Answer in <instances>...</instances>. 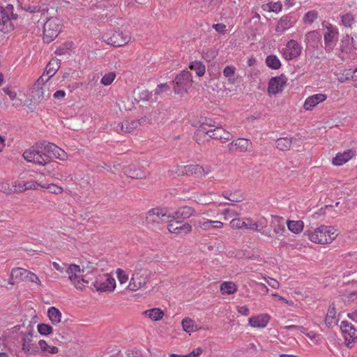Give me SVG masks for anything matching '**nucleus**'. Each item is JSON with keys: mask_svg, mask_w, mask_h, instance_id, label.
Segmentation results:
<instances>
[{"mask_svg": "<svg viewBox=\"0 0 357 357\" xmlns=\"http://www.w3.org/2000/svg\"><path fill=\"white\" fill-rule=\"evenodd\" d=\"M24 159L28 162L45 166L51 158H56L64 161L68 158L65 151L54 144L45 141L37 142L29 149L25 150L22 154Z\"/></svg>", "mask_w": 357, "mask_h": 357, "instance_id": "nucleus-1", "label": "nucleus"}, {"mask_svg": "<svg viewBox=\"0 0 357 357\" xmlns=\"http://www.w3.org/2000/svg\"><path fill=\"white\" fill-rule=\"evenodd\" d=\"M307 235L310 241L317 244H329L337 236V230L331 226L321 225L309 229Z\"/></svg>", "mask_w": 357, "mask_h": 357, "instance_id": "nucleus-2", "label": "nucleus"}, {"mask_svg": "<svg viewBox=\"0 0 357 357\" xmlns=\"http://www.w3.org/2000/svg\"><path fill=\"white\" fill-rule=\"evenodd\" d=\"M66 272L72 284L78 290L84 289L90 283V280H92L89 271L85 273L84 269L81 270L78 265L74 264H70Z\"/></svg>", "mask_w": 357, "mask_h": 357, "instance_id": "nucleus-3", "label": "nucleus"}, {"mask_svg": "<svg viewBox=\"0 0 357 357\" xmlns=\"http://www.w3.org/2000/svg\"><path fill=\"white\" fill-rule=\"evenodd\" d=\"M151 275V271L143 268L141 264H137L126 289L132 291H136L144 288L146 284L149 282Z\"/></svg>", "mask_w": 357, "mask_h": 357, "instance_id": "nucleus-4", "label": "nucleus"}, {"mask_svg": "<svg viewBox=\"0 0 357 357\" xmlns=\"http://www.w3.org/2000/svg\"><path fill=\"white\" fill-rule=\"evenodd\" d=\"M92 275L94 278L90 280V283L96 291H113L115 289L116 280L113 277L108 274H98L97 270L93 271Z\"/></svg>", "mask_w": 357, "mask_h": 357, "instance_id": "nucleus-5", "label": "nucleus"}, {"mask_svg": "<svg viewBox=\"0 0 357 357\" xmlns=\"http://www.w3.org/2000/svg\"><path fill=\"white\" fill-rule=\"evenodd\" d=\"M321 26L324 36V50L326 52L330 53L333 51L337 45L339 38V31L336 26L326 21H324L321 23Z\"/></svg>", "mask_w": 357, "mask_h": 357, "instance_id": "nucleus-6", "label": "nucleus"}, {"mask_svg": "<svg viewBox=\"0 0 357 357\" xmlns=\"http://www.w3.org/2000/svg\"><path fill=\"white\" fill-rule=\"evenodd\" d=\"M63 28L62 20L58 17H50L43 25V40L50 43L61 33Z\"/></svg>", "mask_w": 357, "mask_h": 357, "instance_id": "nucleus-7", "label": "nucleus"}, {"mask_svg": "<svg viewBox=\"0 0 357 357\" xmlns=\"http://www.w3.org/2000/svg\"><path fill=\"white\" fill-rule=\"evenodd\" d=\"M102 38L105 42L114 47L124 46L131 40L130 33L120 30L107 31L103 35Z\"/></svg>", "mask_w": 357, "mask_h": 357, "instance_id": "nucleus-8", "label": "nucleus"}, {"mask_svg": "<svg viewBox=\"0 0 357 357\" xmlns=\"http://www.w3.org/2000/svg\"><path fill=\"white\" fill-rule=\"evenodd\" d=\"M192 77L189 71H181L174 79V91L177 94L187 93L188 89L192 86Z\"/></svg>", "mask_w": 357, "mask_h": 357, "instance_id": "nucleus-9", "label": "nucleus"}, {"mask_svg": "<svg viewBox=\"0 0 357 357\" xmlns=\"http://www.w3.org/2000/svg\"><path fill=\"white\" fill-rule=\"evenodd\" d=\"M146 220L153 223L171 222V212L166 208H155L149 211Z\"/></svg>", "mask_w": 357, "mask_h": 357, "instance_id": "nucleus-10", "label": "nucleus"}, {"mask_svg": "<svg viewBox=\"0 0 357 357\" xmlns=\"http://www.w3.org/2000/svg\"><path fill=\"white\" fill-rule=\"evenodd\" d=\"M302 52V46L295 40H289L281 50V54L286 61L298 58Z\"/></svg>", "mask_w": 357, "mask_h": 357, "instance_id": "nucleus-11", "label": "nucleus"}, {"mask_svg": "<svg viewBox=\"0 0 357 357\" xmlns=\"http://www.w3.org/2000/svg\"><path fill=\"white\" fill-rule=\"evenodd\" d=\"M197 132L206 134L208 135L210 138L219 139L223 143L229 141L232 138V135L229 132L219 126L208 130H206V128L200 126Z\"/></svg>", "mask_w": 357, "mask_h": 357, "instance_id": "nucleus-12", "label": "nucleus"}, {"mask_svg": "<svg viewBox=\"0 0 357 357\" xmlns=\"http://www.w3.org/2000/svg\"><path fill=\"white\" fill-rule=\"evenodd\" d=\"M14 7L8 3L5 7L0 5V31L7 30L10 20H16L17 15L14 13Z\"/></svg>", "mask_w": 357, "mask_h": 357, "instance_id": "nucleus-13", "label": "nucleus"}, {"mask_svg": "<svg viewBox=\"0 0 357 357\" xmlns=\"http://www.w3.org/2000/svg\"><path fill=\"white\" fill-rule=\"evenodd\" d=\"M287 78L284 75L273 77L268 82V93L269 95H276L281 93L287 84Z\"/></svg>", "mask_w": 357, "mask_h": 357, "instance_id": "nucleus-14", "label": "nucleus"}, {"mask_svg": "<svg viewBox=\"0 0 357 357\" xmlns=\"http://www.w3.org/2000/svg\"><path fill=\"white\" fill-rule=\"evenodd\" d=\"M33 334V331L24 334L22 337V349L27 354L37 355L39 354V349L38 345L32 342Z\"/></svg>", "mask_w": 357, "mask_h": 357, "instance_id": "nucleus-15", "label": "nucleus"}, {"mask_svg": "<svg viewBox=\"0 0 357 357\" xmlns=\"http://www.w3.org/2000/svg\"><path fill=\"white\" fill-rule=\"evenodd\" d=\"M211 169L208 167H204L199 165H188L181 168V173L188 176L200 177L208 174Z\"/></svg>", "mask_w": 357, "mask_h": 357, "instance_id": "nucleus-16", "label": "nucleus"}, {"mask_svg": "<svg viewBox=\"0 0 357 357\" xmlns=\"http://www.w3.org/2000/svg\"><path fill=\"white\" fill-rule=\"evenodd\" d=\"M60 60L52 58L47 63L43 74L38 78V82H47L60 68Z\"/></svg>", "mask_w": 357, "mask_h": 357, "instance_id": "nucleus-17", "label": "nucleus"}, {"mask_svg": "<svg viewBox=\"0 0 357 357\" xmlns=\"http://www.w3.org/2000/svg\"><path fill=\"white\" fill-rule=\"evenodd\" d=\"M169 222L167 229L170 233L185 236L192 231V227L188 222L182 223L181 220H174Z\"/></svg>", "mask_w": 357, "mask_h": 357, "instance_id": "nucleus-18", "label": "nucleus"}, {"mask_svg": "<svg viewBox=\"0 0 357 357\" xmlns=\"http://www.w3.org/2000/svg\"><path fill=\"white\" fill-rule=\"evenodd\" d=\"M271 317L267 313L259 314L249 318L248 324L252 328H264L268 326Z\"/></svg>", "mask_w": 357, "mask_h": 357, "instance_id": "nucleus-19", "label": "nucleus"}, {"mask_svg": "<svg viewBox=\"0 0 357 357\" xmlns=\"http://www.w3.org/2000/svg\"><path fill=\"white\" fill-rule=\"evenodd\" d=\"M296 20L291 15L282 16L278 22L275 26V31L278 35H281L295 24Z\"/></svg>", "mask_w": 357, "mask_h": 357, "instance_id": "nucleus-20", "label": "nucleus"}, {"mask_svg": "<svg viewBox=\"0 0 357 357\" xmlns=\"http://www.w3.org/2000/svg\"><path fill=\"white\" fill-rule=\"evenodd\" d=\"M341 330L343 333L347 334L349 337H345L347 347L354 343L357 339L356 331L353 325L347 321H342L340 325Z\"/></svg>", "mask_w": 357, "mask_h": 357, "instance_id": "nucleus-21", "label": "nucleus"}, {"mask_svg": "<svg viewBox=\"0 0 357 357\" xmlns=\"http://www.w3.org/2000/svg\"><path fill=\"white\" fill-rule=\"evenodd\" d=\"M40 184L33 180H17L13 184L14 192H23L28 190H36Z\"/></svg>", "mask_w": 357, "mask_h": 357, "instance_id": "nucleus-22", "label": "nucleus"}, {"mask_svg": "<svg viewBox=\"0 0 357 357\" xmlns=\"http://www.w3.org/2000/svg\"><path fill=\"white\" fill-rule=\"evenodd\" d=\"M321 41V35L317 31H308L305 35V43L308 48H317Z\"/></svg>", "mask_w": 357, "mask_h": 357, "instance_id": "nucleus-23", "label": "nucleus"}, {"mask_svg": "<svg viewBox=\"0 0 357 357\" xmlns=\"http://www.w3.org/2000/svg\"><path fill=\"white\" fill-rule=\"evenodd\" d=\"M195 209L190 206H183L177 211L171 212V222L174 220H182L189 218L195 214Z\"/></svg>", "mask_w": 357, "mask_h": 357, "instance_id": "nucleus-24", "label": "nucleus"}, {"mask_svg": "<svg viewBox=\"0 0 357 357\" xmlns=\"http://www.w3.org/2000/svg\"><path fill=\"white\" fill-rule=\"evenodd\" d=\"M327 99V96L324 93H317L307 97L303 104L305 110H311L318 104L323 102Z\"/></svg>", "mask_w": 357, "mask_h": 357, "instance_id": "nucleus-25", "label": "nucleus"}, {"mask_svg": "<svg viewBox=\"0 0 357 357\" xmlns=\"http://www.w3.org/2000/svg\"><path fill=\"white\" fill-rule=\"evenodd\" d=\"M43 82H38V79L33 86L32 89V98L35 100H38L39 102L45 101L49 99L50 95V93L45 94V89L40 85Z\"/></svg>", "mask_w": 357, "mask_h": 357, "instance_id": "nucleus-26", "label": "nucleus"}, {"mask_svg": "<svg viewBox=\"0 0 357 357\" xmlns=\"http://www.w3.org/2000/svg\"><path fill=\"white\" fill-rule=\"evenodd\" d=\"M251 142L249 139L244 138H238L233 141L229 145L230 150L233 151L234 148L241 152L249 151L251 148Z\"/></svg>", "mask_w": 357, "mask_h": 357, "instance_id": "nucleus-27", "label": "nucleus"}, {"mask_svg": "<svg viewBox=\"0 0 357 357\" xmlns=\"http://www.w3.org/2000/svg\"><path fill=\"white\" fill-rule=\"evenodd\" d=\"M28 271L22 268H13L10 273L9 283L14 284L20 281H24L26 279Z\"/></svg>", "mask_w": 357, "mask_h": 357, "instance_id": "nucleus-28", "label": "nucleus"}, {"mask_svg": "<svg viewBox=\"0 0 357 357\" xmlns=\"http://www.w3.org/2000/svg\"><path fill=\"white\" fill-rule=\"evenodd\" d=\"M124 174L132 178L142 179L146 177V173L135 165H129L123 169Z\"/></svg>", "mask_w": 357, "mask_h": 357, "instance_id": "nucleus-29", "label": "nucleus"}, {"mask_svg": "<svg viewBox=\"0 0 357 357\" xmlns=\"http://www.w3.org/2000/svg\"><path fill=\"white\" fill-rule=\"evenodd\" d=\"M354 156V153L351 150L338 153L335 158H333L332 162L334 165L340 166L348 162Z\"/></svg>", "mask_w": 357, "mask_h": 357, "instance_id": "nucleus-30", "label": "nucleus"}, {"mask_svg": "<svg viewBox=\"0 0 357 357\" xmlns=\"http://www.w3.org/2000/svg\"><path fill=\"white\" fill-rule=\"evenodd\" d=\"M39 354L43 356H48L49 354H55L59 352V349L54 346H50L45 340H40L38 342Z\"/></svg>", "mask_w": 357, "mask_h": 357, "instance_id": "nucleus-31", "label": "nucleus"}, {"mask_svg": "<svg viewBox=\"0 0 357 357\" xmlns=\"http://www.w3.org/2000/svg\"><path fill=\"white\" fill-rule=\"evenodd\" d=\"M223 75L227 78L228 83L234 84L238 79L236 75V68L234 66L229 65L225 67L222 71Z\"/></svg>", "mask_w": 357, "mask_h": 357, "instance_id": "nucleus-32", "label": "nucleus"}, {"mask_svg": "<svg viewBox=\"0 0 357 357\" xmlns=\"http://www.w3.org/2000/svg\"><path fill=\"white\" fill-rule=\"evenodd\" d=\"M139 126V122L135 120H126L123 123H119L116 126L117 131H122L124 132H131L136 129Z\"/></svg>", "mask_w": 357, "mask_h": 357, "instance_id": "nucleus-33", "label": "nucleus"}, {"mask_svg": "<svg viewBox=\"0 0 357 357\" xmlns=\"http://www.w3.org/2000/svg\"><path fill=\"white\" fill-rule=\"evenodd\" d=\"M181 325L183 330L189 334L196 332L200 329L195 321L189 317L184 318L181 321Z\"/></svg>", "mask_w": 357, "mask_h": 357, "instance_id": "nucleus-34", "label": "nucleus"}, {"mask_svg": "<svg viewBox=\"0 0 357 357\" xmlns=\"http://www.w3.org/2000/svg\"><path fill=\"white\" fill-rule=\"evenodd\" d=\"M224 224L218 220H205L203 222H199V227L205 231L210 230L212 228L220 229L223 227Z\"/></svg>", "mask_w": 357, "mask_h": 357, "instance_id": "nucleus-35", "label": "nucleus"}, {"mask_svg": "<svg viewBox=\"0 0 357 357\" xmlns=\"http://www.w3.org/2000/svg\"><path fill=\"white\" fill-rule=\"evenodd\" d=\"M220 289L222 294L231 295L236 292L238 287L234 282L225 281L220 284Z\"/></svg>", "mask_w": 357, "mask_h": 357, "instance_id": "nucleus-36", "label": "nucleus"}, {"mask_svg": "<svg viewBox=\"0 0 357 357\" xmlns=\"http://www.w3.org/2000/svg\"><path fill=\"white\" fill-rule=\"evenodd\" d=\"M143 314L155 321L162 319L164 316L163 311L158 307L145 310Z\"/></svg>", "mask_w": 357, "mask_h": 357, "instance_id": "nucleus-37", "label": "nucleus"}, {"mask_svg": "<svg viewBox=\"0 0 357 357\" xmlns=\"http://www.w3.org/2000/svg\"><path fill=\"white\" fill-rule=\"evenodd\" d=\"M287 225L289 231L296 234L301 233L304 227L302 220H287Z\"/></svg>", "mask_w": 357, "mask_h": 357, "instance_id": "nucleus-38", "label": "nucleus"}, {"mask_svg": "<svg viewBox=\"0 0 357 357\" xmlns=\"http://www.w3.org/2000/svg\"><path fill=\"white\" fill-rule=\"evenodd\" d=\"M294 140H296V139L291 137L279 138L276 141V146L281 151H287L291 148Z\"/></svg>", "mask_w": 357, "mask_h": 357, "instance_id": "nucleus-39", "label": "nucleus"}, {"mask_svg": "<svg viewBox=\"0 0 357 357\" xmlns=\"http://www.w3.org/2000/svg\"><path fill=\"white\" fill-rule=\"evenodd\" d=\"M325 323L328 326L336 325L337 323V319L336 318V311L333 305H331L328 310L325 319Z\"/></svg>", "mask_w": 357, "mask_h": 357, "instance_id": "nucleus-40", "label": "nucleus"}, {"mask_svg": "<svg viewBox=\"0 0 357 357\" xmlns=\"http://www.w3.org/2000/svg\"><path fill=\"white\" fill-rule=\"evenodd\" d=\"M47 314L50 320L53 324H57L61 321V313L54 307H51L48 309Z\"/></svg>", "mask_w": 357, "mask_h": 357, "instance_id": "nucleus-41", "label": "nucleus"}, {"mask_svg": "<svg viewBox=\"0 0 357 357\" xmlns=\"http://www.w3.org/2000/svg\"><path fill=\"white\" fill-rule=\"evenodd\" d=\"M266 64L271 69L278 70L281 66L278 57L275 55H268L265 60Z\"/></svg>", "mask_w": 357, "mask_h": 357, "instance_id": "nucleus-42", "label": "nucleus"}, {"mask_svg": "<svg viewBox=\"0 0 357 357\" xmlns=\"http://www.w3.org/2000/svg\"><path fill=\"white\" fill-rule=\"evenodd\" d=\"M189 68L195 70L199 77L203 76L206 72V67L201 61H195L191 62L189 65Z\"/></svg>", "mask_w": 357, "mask_h": 357, "instance_id": "nucleus-43", "label": "nucleus"}, {"mask_svg": "<svg viewBox=\"0 0 357 357\" xmlns=\"http://www.w3.org/2000/svg\"><path fill=\"white\" fill-rule=\"evenodd\" d=\"M355 24V17L350 13H345L341 16V24L345 27L351 28Z\"/></svg>", "mask_w": 357, "mask_h": 357, "instance_id": "nucleus-44", "label": "nucleus"}, {"mask_svg": "<svg viewBox=\"0 0 357 357\" xmlns=\"http://www.w3.org/2000/svg\"><path fill=\"white\" fill-rule=\"evenodd\" d=\"M282 5L280 1L271 2L264 6L265 10L273 13H279L282 10Z\"/></svg>", "mask_w": 357, "mask_h": 357, "instance_id": "nucleus-45", "label": "nucleus"}, {"mask_svg": "<svg viewBox=\"0 0 357 357\" xmlns=\"http://www.w3.org/2000/svg\"><path fill=\"white\" fill-rule=\"evenodd\" d=\"M203 352V349L201 347H197L194 349L190 354L186 355H179L176 354H171L169 357H199L202 353Z\"/></svg>", "mask_w": 357, "mask_h": 357, "instance_id": "nucleus-46", "label": "nucleus"}, {"mask_svg": "<svg viewBox=\"0 0 357 357\" xmlns=\"http://www.w3.org/2000/svg\"><path fill=\"white\" fill-rule=\"evenodd\" d=\"M115 77H116L115 73L109 72L103 75V77H102V79L100 80V82L104 86H109L113 82Z\"/></svg>", "mask_w": 357, "mask_h": 357, "instance_id": "nucleus-47", "label": "nucleus"}, {"mask_svg": "<svg viewBox=\"0 0 357 357\" xmlns=\"http://www.w3.org/2000/svg\"><path fill=\"white\" fill-rule=\"evenodd\" d=\"M38 333L42 335H47L52 333V327L48 324H39L37 326Z\"/></svg>", "mask_w": 357, "mask_h": 357, "instance_id": "nucleus-48", "label": "nucleus"}, {"mask_svg": "<svg viewBox=\"0 0 357 357\" xmlns=\"http://www.w3.org/2000/svg\"><path fill=\"white\" fill-rule=\"evenodd\" d=\"M117 279L121 284H125L129 279L128 274L121 268H117L116 271Z\"/></svg>", "mask_w": 357, "mask_h": 357, "instance_id": "nucleus-49", "label": "nucleus"}, {"mask_svg": "<svg viewBox=\"0 0 357 357\" xmlns=\"http://www.w3.org/2000/svg\"><path fill=\"white\" fill-rule=\"evenodd\" d=\"M230 226L234 229L246 228L247 223L240 218H234L230 221Z\"/></svg>", "mask_w": 357, "mask_h": 357, "instance_id": "nucleus-50", "label": "nucleus"}, {"mask_svg": "<svg viewBox=\"0 0 357 357\" xmlns=\"http://www.w3.org/2000/svg\"><path fill=\"white\" fill-rule=\"evenodd\" d=\"M341 43L342 49V51H344L347 49H349L352 46L354 43V38L351 36L347 34L344 36H343Z\"/></svg>", "mask_w": 357, "mask_h": 357, "instance_id": "nucleus-51", "label": "nucleus"}, {"mask_svg": "<svg viewBox=\"0 0 357 357\" xmlns=\"http://www.w3.org/2000/svg\"><path fill=\"white\" fill-rule=\"evenodd\" d=\"M318 17V13L315 10H310L305 14L303 20L305 23L311 24Z\"/></svg>", "mask_w": 357, "mask_h": 357, "instance_id": "nucleus-52", "label": "nucleus"}, {"mask_svg": "<svg viewBox=\"0 0 357 357\" xmlns=\"http://www.w3.org/2000/svg\"><path fill=\"white\" fill-rule=\"evenodd\" d=\"M0 191L5 194L10 195L14 192V188L13 186L11 187L8 182L3 181L0 183Z\"/></svg>", "mask_w": 357, "mask_h": 357, "instance_id": "nucleus-53", "label": "nucleus"}, {"mask_svg": "<svg viewBox=\"0 0 357 357\" xmlns=\"http://www.w3.org/2000/svg\"><path fill=\"white\" fill-rule=\"evenodd\" d=\"M42 188H46L50 192L54 194H61L63 192V188L55 184H50L47 186L40 185Z\"/></svg>", "mask_w": 357, "mask_h": 357, "instance_id": "nucleus-54", "label": "nucleus"}, {"mask_svg": "<svg viewBox=\"0 0 357 357\" xmlns=\"http://www.w3.org/2000/svg\"><path fill=\"white\" fill-rule=\"evenodd\" d=\"M26 280L34 282L39 286H41V282L38 277L33 273L28 271Z\"/></svg>", "mask_w": 357, "mask_h": 357, "instance_id": "nucleus-55", "label": "nucleus"}, {"mask_svg": "<svg viewBox=\"0 0 357 357\" xmlns=\"http://www.w3.org/2000/svg\"><path fill=\"white\" fill-rule=\"evenodd\" d=\"M272 296L277 298L280 301L284 303L285 304H287L289 306H291V307L296 306V304L294 303V302L293 301L287 300L285 298L280 296L279 294H278L276 293L272 294Z\"/></svg>", "mask_w": 357, "mask_h": 357, "instance_id": "nucleus-56", "label": "nucleus"}, {"mask_svg": "<svg viewBox=\"0 0 357 357\" xmlns=\"http://www.w3.org/2000/svg\"><path fill=\"white\" fill-rule=\"evenodd\" d=\"M152 97V93L148 90H143L139 94V98L141 100H149Z\"/></svg>", "mask_w": 357, "mask_h": 357, "instance_id": "nucleus-57", "label": "nucleus"}, {"mask_svg": "<svg viewBox=\"0 0 357 357\" xmlns=\"http://www.w3.org/2000/svg\"><path fill=\"white\" fill-rule=\"evenodd\" d=\"M305 332H301L302 333L305 334L308 338H310L311 340H316L317 337H319V335H318L317 333L309 331L308 329L304 328Z\"/></svg>", "mask_w": 357, "mask_h": 357, "instance_id": "nucleus-58", "label": "nucleus"}, {"mask_svg": "<svg viewBox=\"0 0 357 357\" xmlns=\"http://www.w3.org/2000/svg\"><path fill=\"white\" fill-rule=\"evenodd\" d=\"M169 89V87L167 84H160L158 85V86L155 89V94L160 95V93L167 91Z\"/></svg>", "mask_w": 357, "mask_h": 357, "instance_id": "nucleus-59", "label": "nucleus"}, {"mask_svg": "<svg viewBox=\"0 0 357 357\" xmlns=\"http://www.w3.org/2000/svg\"><path fill=\"white\" fill-rule=\"evenodd\" d=\"M265 280L266 282V283L270 286L273 289H279L280 287V283L278 280H276L275 279H273L272 278H265Z\"/></svg>", "mask_w": 357, "mask_h": 357, "instance_id": "nucleus-60", "label": "nucleus"}, {"mask_svg": "<svg viewBox=\"0 0 357 357\" xmlns=\"http://www.w3.org/2000/svg\"><path fill=\"white\" fill-rule=\"evenodd\" d=\"M212 27L218 33L224 34L226 31V25L224 24H214Z\"/></svg>", "mask_w": 357, "mask_h": 357, "instance_id": "nucleus-61", "label": "nucleus"}, {"mask_svg": "<svg viewBox=\"0 0 357 357\" xmlns=\"http://www.w3.org/2000/svg\"><path fill=\"white\" fill-rule=\"evenodd\" d=\"M237 312L243 316H248L250 314V310L248 306H237L236 307Z\"/></svg>", "mask_w": 357, "mask_h": 357, "instance_id": "nucleus-62", "label": "nucleus"}, {"mask_svg": "<svg viewBox=\"0 0 357 357\" xmlns=\"http://www.w3.org/2000/svg\"><path fill=\"white\" fill-rule=\"evenodd\" d=\"M262 228L261 224L260 222H254L250 224H247V227L245 229H252L255 231H260Z\"/></svg>", "mask_w": 357, "mask_h": 357, "instance_id": "nucleus-63", "label": "nucleus"}, {"mask_svg": "<svg viewBox=\"0 0 357 357\" xmlns=\"http://www.w3.org/2000/svg\"><path fill=\"white\" fill-rule=\"evenodd\" d=\"M273 231L277 234H282L285 231V227L283 224L278 222L277 225H274Z\"/></svg>", "mask_w": 357, "mask_h": 357, "instance_id": "nucleus-64", "label": "nucleus"}]
</instances>
